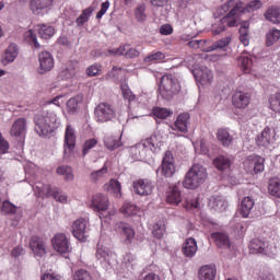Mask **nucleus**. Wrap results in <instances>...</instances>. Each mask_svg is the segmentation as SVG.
<instances>
[{
	"mask_svg": "<svg viewBox=\"0 0 280 280\" xmlns=\"http://www.w3.org/2000/svg\"><path fill=\"white\" fill-rule=\"evenodd\" d=\"M165 54L162 51L153 52L144 58V62H159V60H164Z\"/></svg>",
	"mask_w": 280,
	"mask_h": 280,
	"instance_id": "nucleus-56",
	"label": "nucleus"
},
{
	"mask_svg": "<svg viewBox=\"0 0 280 280\" xmlns=\"http://www.w3.org/2000/svg\"><path fill=\"white\" fill-rule=\"evenodd\" d=\"M51 5H54V0H31L30 8L33 14H37L43 16V14H47L49 10H51Z\"/></svg>",
	"mask_w": 280,
	"mask_h": 280,
	"instance_id": "nucleus-19",
	"label": "nucleus"
},
{
	"mask_svg": "<svg viewBox=\"0 0 280 280\" xmlns=\"http://www.w3.org/2000/svg\"><path fill=\"white\" fill-rule=\"evenodd\" d=\"M108 174V167L104 165L101 170L91 173L90 178L92 183H100L106 178Z\"/></svg>",
	"mask_w": 280,
	"mask_h": 280,
	"instance_id": "nucleus-43",
	"label": "nucleus"
},
{
	"mask_svg": "<svg viewBox=\"0 0 280 280\" xmlns=\"http://www.w3.org/2000/svg\"><path fill=\"white\" fill-rule=\"evenodd\" d=\"M120 89L124 100H127V102L129 103L135 102V100H137V96L132 93L130 88H128V84H121Z\"/></svg>",
	"mask_w": 280,
	"mask_h": 280,
	"instance_id": "nucleus-54",
	"label": "nucleus"
},
{
	"mask_svg": "<svg viewBox=\"0 0 280 280\" xmlns=\"http://www.w3.org/2000/svg\"><path fill=\"white\" fill-rule=\"evenodd\" d=\"M86 220L85 219H78L73 221L71 225V232L75 240L79 242H85L89 235H86Z\"/></svg>",
	"mask_w": 280,
	"mask_h": 280,
	"instance_id": "nucleus-18",
	"label": "nucleus"
},
{
	"mask_svg": "<svg viewBox=\"0 0 280 280\" xmlns=\"http://www.w3.org/2000/svg\"><path fill=\"white\" fill-rule=\"evenodd\" d=\"M120 213H122L125 218H130L132 215H141V209H139L137 205L130 201H125L120 208Z\"/></svg>",
	"mask_w": 280,
	"mask_h": 280,
	"instance_id": "nucleus-34",
	"label": "nucleus"
},
{
	"mask_svg": "<svg viewBox=\"0 0 280 280\" xmlns=\"http://www.w3.org/2000/svg\"><path fill=\"white\" fill-rule=\"evenodd\" d=\"M33 189L37 198H51V196H54V191H56V188H51V185L43 184L40 182H37Z\"/></svg>",
	"mask_w": 280,
	"mask_h": 280,
	"instance_id": "nucleus-26",
	"label": "nucleus"
},
{
	"mask_svg": "<svg viewBox=\"0 0 280 280\" xmlns=\"http://www.w3.org/2000/svg\"><path fill=\"white\" fill-rule=\"evenodd\" d=\"M161 172L166 178H172L176 174V160L172 151H166L161 165Z\"/></svg>",
	"mask_w": 280,
	"mask_h": 280,
	"instance_id": "nucleus-11",
	"label": "nucleus"
},
{
	"mask_svg": "<svg viewBox=\"0 0 280 280\" xmlns=\"http://www.w3.org/2000/svg\"><path fill=\"white\" fill-rule=\"evenodd\" d=\"M16 58H19V45L11 43L2 54L1 62L4 66L12 65Z\"/></svg>",
	"mask_w": 280,
	"mask_h": 280,
	"instance_id": "nucleus-23",
	"label": "nucleus"
},
{
	"mask_svg": "<svg viewBox=\"0 0 280 280\" xmlns=\"http://www.w3.org/2000/svg\"><path fill=\"white\" fill-rule=\"evenodd\" d=\"M249 253L252 255H268L270 253V245L260 238H254L249 243Z\"/></svg>",
	"mask_w": 280,
	"mask_h": 280,
	"instance_id": "nucleus-21",
	"label": "nucleus"
},
{
	"mask_svg": "<svg viewBox=\"0 0 280 280\" xmlns=\"http://www.w3.org/2000/svg\"><path fill=\"white\" fill-rule=\"evenodd\" d=\"M37 32L40 36V38H44L45 40H49L54 34H56V28L54 26H49L47 24H42L37 26Z\"/></svg>",
	"mask_w": 280,
	"mask_h": 280,
	"instance_id": "nucleus-41",
	"label": "nucleus"
},
{
	"mask_svg": "<svg viewBox=\"0 0 280 280\" xmlns=\"http://www.w3.org/2000/svg\"><path fill=\"white\" fill-rule=\"evenodd\" d=\"M161 145H163V138L161 135L154 133L131 147L130 156L133 161H144L145 163H150L152 156L161 150Z\"/></svg>",
	"mask_w": 280,
	"mask_h": 280,
	"instance_id": "nucleus-1",
	"label": "nucleus"
},
{
	"mask_svg": "<svg viewBox=\"0 0 280 280\" xmlns=\"http://www.w3.org/2000/svg\"><path fill=\"white\" fill-rule=\"evenodd\" d=\"M39 69L38 73L45 74L49 73L54 69V56L49 51H42L38 57Z\"/></svg>",
	"mask_w": 280,
	"mask_h": 280,
	"instance_id": "nucleus-20",
	"label": "nucleus"
},
{
	"mask_svg": "<svg viewBox=\"0 0 280 280\" xmlns=\"http://www.w3.org/2000/svg\"><path fill=\"white\" fill-rule=\"evenodd\" d=\"M194 60H195L194 57H188L185 60V63L187 65V67L194 68L192 74L196 81L198 82V84H200L201 86H209V84L213 82V72L205 66L196 67V63L194 62Z\"/></svg>",
	"mask_w": 280,
	"mask_h": 280,
	"instance_id": "nucleus-5",
	"label": "nucleus"
},
{
	"mask_svg": "<svg viewBox=\"0 0 280 280\" xmlns=\"http://www.w3.org/2000/svg\"><path fill=\"white\" fill-rule=\"evenodd\" d=\"M215 275H218V270L213 265H205L198 272L199 280H215Z\"/></svg>",
	"mask_w": 280,
	"mask_h": 280,
	"instance_id": "nucleus-30",
	"label": "nucleus"
},
{
	"mask_svg": "<svg viewBox=\"0 0 280 280\" xmlns=\"http://www.w3.org/2000/svg\"><path fill=\"white\" fill-rule=\"evenodd\" d=\"M269 108L273 113H280V93H275L269 96Z\"/></svg>",
	"mask_w": 280,
	"mask_h": 280,
	"instance_id": "nucleus-50",
	"label": "nucleus"
},
{
	"mask_svg": "<svg viewBox=\"0 0 280 280\" xmlns=\"http://www.w3.org/2000/svg\"><path fill=\"white\" fill-rule=\"evenodd\" d=\"M268 191L271 196L276 198H280V179L279 178H271L269 180Z\"/></svg>",
	"mask_w": 280,
	"mask_h": 280,
	"instance_id": "nucleus-47",
	"label": "nucleus"
},
{
	"mask_svg": "<svg viewBox=\"0 0 280 280\" xmlns=\"http://www.w3.org/2000/svg\"><path fill=\"white\" fill-rule=\"evenodd\" d=\"M133 191L138 196H152L154 191V183L149 179H138L132 184Z\"/></svg>",
	"mask_w": 280,
	"mask_h": 280,
	"instance_id": "nucleus-17",
	"label": "nucleus"
},
{
	"mask_svg": "<svg viewBox=\"0 0 280 280\" xmlns=\"http://www.w3.org/2000/svg\"><path fill=\"white\" fill-rule=\"evenodd\" d=\"M187 124H189V114L184 113L177 116L174 126L179 132H187Z\"/></svg>",
	"mask_w": 280,
	"mask_h": 280,
	"instance_id": "nucleus-40",
	"label": "nucleus"
},
{
	"mask_svg": "<svg viewBox=\"0 0 280 280\" xmlns=\"http://www.w3.org/2000/svg\"><path fill=\"white\" fill-rule=\"evenodd\" d=\"M95 257L103 268H108L115 261V254L100 244L96 246Z\"/></svg>",
	"mask_w": 280,
	"mask_h": 280,
	"instance_id": "nucleus-14",
	"label": "nucleus"
},
{
	"mask_svg": "<svg viewBox=\"0 0 280 280\" xmlns=\"http://www.w3.org/2000/svg\"><path fill=\"white\" fill-rule=\"evenodd\" d=\"M86 73H88V75H90V78L100 75V73H102V67L97 66V65H92L86 69Z\"/></svg>",
	"mask_w": 280,
	"mask_h": 280,
	"instance_id": "nucleus-64",
	"label": "nucleus"
},
{
	"mask_svg": "<svg viewBox=\"0 0 280 280\" xmlns=\"http://www.w3.org/2000/svg\"><path fill=\"white\" fill-rule=\"evenodd\" d=\"M226 30V25L222 24V20H220L218 23L212 24L211 32L214 34V36H218V34H222Z\"/></svg>",
	"mask_w": 280,
	"mask_h": 280,
	"instance_id": "nucleus-62",
	"label": "nucleus"
},
{
	"mask_svg": "<svg viewBox=\"0 0 280 280\" xmlns=\"http://www.w3.org/2000/svg\"><path fill=\"white\" fill-rule=\"evenodd\" d=\"M57 174L63 176L65 180L71 182L75 176L73 175V168L71 166L62 165L57 168Z\"/></svg>",
	"mask_w": 280,
	"mask_h": 280,
	"instance_id": "nucleus-46",
	"label": "nucleus"
},
{
	"mask_svg": "<svg viewBox=\"0 0 280 280\" xmlns=\"http://www.w3.org/2000/svg\"><path fill=\"white\" fill-rule=\"evenodd\" d=\"M232 104L235 108H248V104H250V94L236 91L232 96Z\"/></svg>",
	"mask_w": 280,
	"mask_h": 280,
	"instance_id": "nucleus-25",
	"label": "nucleus"
},
{
	"mask_svg": "<svg viewBox=\"0 0 280 280\" xmlns=\"http://www.w3.org/2000/svg\"><path fill=\"white\" fill-rule=\"evenodd\" d=\"M10 135L20 141H25V135H27V119L18 118L11 126Z\"/></svg>",
	"mask_w": 280,
	"mask_h": 280,
	"instance_id": "nucleus-16",
	"label": "nucleus"
},
{
	"mask_svg": "<svg viewBox=\"0 0 280 280\" xmlns=\"http://www.w3.org/2000/svg\"><path fill=\"white\" fill-rule=\"evenodd\" d=\"M95 119L101 124L115 119V107L108 103H100L95 108Z\"/></svg>",
	"mask_w": 280,
	"mask_h": 280,
	"instance_id": "nucleus-8",
	"label": "nucleus"
},
{
	"mask_svg": "<svg viewBox=\"0 0 280 280\" xmlns=\"http://www.w3.org/2000/svg\"><path fill=\"white\" fill-rule=\"evenodd\" d=\"M261 5V0H252L247 5L244 4L245 12H255V10H259Z\"/></svg>",
	"mask_w": 280,
	"mask_h": 280,
	"instance_id": "nucleus-59",
	"label": "nucleus"
},
{
	"mask_svg": "<svg viewBox=\"0 0 280 280\" xmlns=\"http://www.w3.org/2000/svg\"><path fill=\"white\" fill-rule=\"evenodd\" d=\"M253 207H255V200L252 197L243 198L240 207L241 215L248 218V215H250V211H253Z\"/></svg>",
	"mask_w": 280,
	"mask_h": 280,
	"instance_id": "nucleus-37",
	"label": "nucleus"
},
{
	"mask_svg": "<svg viewBox=\"0 0 280 280\" xmlns=\"http://www.w3.org/2000/svg\"><path fill=\"white\" fill-rule=\"evenodd\" d=\"M180 81L172 74H165L161 78L159 85V96L170 102L180 93Z\"/></svg>",
	"mask_w": 280,
	"mask_h": 280,
	"instance_id": "nucleus-3",
	"label": "nucleus"
},
{
	"mask_svg": "<svg viewBox=\"0 0 280 280\" xmlns=\"http://www.w3.org/2000/svg\"><path fill=\"white\" fill-rule=\"evenodd\" d=\"M277 141V131L266 127L260 135L256 137V143L260 148H270Z\"/></svg>",
	"mask_w": 280,
	"mask_h": 280,
	"instance_id": "nucleus-12",
	"label": "nucleus"
},
{
	"mask_svg": "<svg viewBox=\"0 0 280 280\" xmlns=\"http://www.w3.org/2000/svg\"><path fill=\"white\" fill-rule=\"evenodd\" d=\"M93 7H89L82 11L81 15L75 21L79 27H82L84 23H88L89 19H91V15L93 14Z\"/></svg>",
	"mask_w": 280,
	"mask_h": 280,
	"instance_id": "nucleus-48",
	"label": "nucleus"
},
{
	"mask_svg": "<svg viewBox=\"0 0 280 280\" xmlns=\"http://www.w3.org/2000/svg\"><path fill=\"white\" fill-rule=\"evenodd\" d=\"M135 16L138 23H143L148 19V15H145V4H140L136 8Z\"/></svg>",
	"mask_w": 280,
	"mask_h": 280,
	"instance_id": "nucleus-55",
	"label": "nucleus"
},
{
	"mask_svg": "<svg viewBox=\"0 0 280 280\" xmlns=\"http://www.w3.org/2000/svg\"><path fill=\"white\" fill-rule=\"evenodd\" d=\"M63 148V156L68 159L69 154H71L75 148V128L71 125H67L66 127Z\"/></svg>",
	"mask_w": 280,
	"mask_h": 280,
	"instance_id": "nucleus-13",
	"label": "nucleus"
},
{
	"mask_svg": "<svg viewBox=\"0 0 280 280\" xmlns=\"http://www.w3.org/2000/svg\"><path fill=\"white\" fill-rule=\"evenodd\" d=\"M213 165L219 172H226L231 168V159L226 155H219L213 160Z\"/></svg>",
	"mask_w": 280,
	"mask_h": 280,
	"instance_id": "nucleus-38",
	"label": "nucleus"
},
{
	"mask_svg": "<svg viewBox=\"0 0 280 280\" xmlns=\"http://www.w3.org/2000/svg\"><path fill=\"white\" fill-rule=\"evenodd\" d=\"M230 44H231V36H228L215 42L214 44H212V46L206 48L203 51L210 52V51H215V49H224V47H229Z\"/></svg>",
	"mask_w": 280,
	"mask_h": 280,
	"instance_id": "nucleus-45",
	"label": "nucleus"
},
{
	"mask_svg": "<svg viewBox=\"0 0 280 280\" xmlns=\"http://www.w3.org/2000/svg\"><path fill=\"white\" fill-rule=\"evenodd\" d=\"M24 40L30 43V45H34V47H40V44H38V39L36 38V33H34L32 30H27L24 33Z\"/></svg>",
	"mask_w": 280,
	"mask_h": 280,
	"instance_id": "nucleus-53",
	"label": "nucleus"
},
{
	"mask_svg": "<svg viewBox=\"0 0 280 280\" xmlns=\"http://www.w3.org/2000/svg\"><path fill=\"white\" fill-rule=\"evenodd\" d=\"M78 104H80V96L71 97L67 102V108L69 113H75L78 110Z\"/></svg>",
	"mask_w": 280,
	"mask_h": 280,
	"instance_id": "nucleus-57",
	"label": "nucleus"
},
{
	"mask_svg": "<svg viewBox=\"0 0 280 280\" xmlns=\"http://www.w3.org/2000/svg\"><path fill=\"white\" fill-rule=\"evenodd\" d=\"M90 207L93 211L100 213V218L102 220V215L104 217V212L108 211V207H110V201L106 195L96 194L92 197Z\"/></svg>",
	"mask_w": 280,
	"mask_h": 280,
	"instance_id": "nucleus-9",
	"label": "nucleus"
},
{
	"mask_svg": "<svg viewBox=\"0 0 280 280\" xmlns=\"http://www.w3.org/2000/svg\"><path fill=\"white\" fill-rule=\"evenodd\" d=\"M210 237L219 248H229V246H231V240L229 238V235L222 232L212 233Z\"/></svg>",
	"mask_w": 280,
	"mask_h": 280,
	"instance_id": "nucleus-32",
	"label": "nucleus"
},
{
	"mask_svg": "<svg viewBox=\"0 0 280 280\" xmlns=\"http://www.w3.org/2000/svg\"><path fill=\"white\" fill-rule=\"evenodd\" d=\"M208 207L211 211H217V213H222L229 208V202L226 199L220 195H214L209 198Z\"/></svg>",
	"mask_w": 280,
	"mask_h": 280,
	"instance_id": "nucleus-22",
	"label": "nucleus"
},
{
	"mask_svg": "<svg viewBox=\"0 0 280 280\" xmlns=\"http://www.w3.org/2000/svg\"><path fill=\"white\" fill-rule=\"evenodd\" d=\"M109 54L113 56H125V58H138L139 50L130 47V45H122L116 49H110Z\"/></svg>",
	"mask_w": 280,
	"mask_h": 280,
	"instance_id": "nucleus-27",
	"label": "nucleus"
},
{
	"mask_svg": "<svg viewBox=\"0 0 280 280\" xmlns=\"http://www.w3.org/2000/svg\"><path fill=\"white\" fill-rule=\"evenodd\" d=\"M265 19L273 25L280 24V7L272 5L265 12Z\"/></svg>",
	"mask_w": 280,
	"mask_h": 280,
	"instance_id": "nucleus-36",
	"label": "nucleus"
},
{
	"mask_svg": "<svg viewBox=\"0 0 280 280\" xmlns=\"http://www.w3.org/2000/svg\"><path fill=\"white\" fill-rule=\"evenodd\" d=\"M217 139L223 148H229L233 143V137L226 128H220L217 130Z\"/></svg>",
	"mask_w": 280,
	"mask_h": 280,
	"instance_id": "nucleus-31",
	"label": "nucleus"
},
{
	"mask_svg": "<svg viewBox=\"0 0 280 280\" xmlns=\"http://www.w3.org/2000/svg\"><path fill=\"white\" fill-rule=\"evenodd\" d=\"M207 168L202 164H194L185 175L183 187L185 189H198L207 180Z\"/></svg>",
	"mask_w": 280,
	"mask_h": 280,
	"instance_id": "nucleus-4",
	"label": "nucleus"
},
{
	"mask_svg": "<svg viewBox=\"0 0 280 280\" xmlns=\"http://www.w3.org/2000/svg\"><path fill=\"white\" fill-rule=\"evenodd\" d=\"M105 191L113 195L114 198H121V183L117 179H110L104 185Z\"/></svg>",
	"mask_w": 280,
	"mask_h": 280,
	"instance_id": "nucleus-35",
	"label": "nucleus"
},
{
	"mask_svg": "<svg viewBox=\"0 0 280 280\" xmlns=\"http://www.w3.org/2000/svg\"><path fill=\"white\" fill-rule=\"evenodd\" d=\"M244 12H246L244 2H236L231 11L221 19V23L228 25V27H236V25H240V19Z\"/></svg>",
	"mask_w": 280,
	"mask_h": 280,
	"instance_id": "nucleus-6",
	"label": "nucleus"
},
{
	"mask_svg": "<svg viewBox=\"0 0 280 280\" xmlns=\"http://www.w3.org/2000/svg\"><path fill=\"white\" fill-rule=\"evenodd\" d=\"M280 40V31L279 28H271L266 35V45L267 47H272L276 43Z\"/></svg>",
	"mask_w": 280,
	"mask_h": 280,
	"instance_id": "nucleus-42",
	"label": "nucleus"
},
{
	"mask_svg": "<svg viewBox=\"0 0 280 280\" xmlns=\"http://www.w3.org/2000/svg\"><path fill=\"white\" fill-rule=\"evenodd\" d=\"M182 253L189 259L196 257V253H198V243L196 242V238H187L182 247Z\"/></svg>",
	"mask_w": 280,
	"mask_h": 280,
	"instance_id": "nucleus-29",
	"label": "nucleus"
},
{
	"mask_svg": "<svg viewBox=\"0 0 280 280\" xmlns=\"http://www.w3.org/2000/svg\"><path fill=\"white\" fill-rule=\"evenodd\" d=\"M200 150L201 154H209V145L207 144V140L201 139L199 142L195 143V150Z\"/></svg>",
	"mask_w": 280,
	"mask_h": 280,
	"instance_id": "nucleus-63",
	"label": "nucleus"
},
{
	"mask_svg": "<svg viewBox=\"0 0 280 280\" xmlns=\"http://www.w3.org/2000/svg\"><path fill=\"white\" fill-rule=\"evenodd\" d=\"M51 246L59 255H67L71 250V242L65 233H57L51 238Z\"/></svg>",
	"mask_w": 280,
	"mask_h": 280,
	"instance_id": "nucleus-7",
	"label": "nucleus"
},
{
	"mask_svg": "<svg viewBox=\"0 0 280 280\" xmlns=\"http://www.w3.org/2000/svg\"><path fill=\"white\" fill-rule=\"evenodd\" d=\"M74 280H93V278L89 271L79 269L74 275Z\"/></svg>",
	"mask_w": 280,
	"mask_h": 280,
	"instance_id": "nucleus-60",
	"label": "nucleus"
},
{
	"mask_svg": "<svg viewBox=\"0 0 280 280\" xmlns=\"http://www.w3.org/2000/svg\"><path fill=\"white\" fill-rule=\"evenodd\" d=\"M19 208L14 206L12 202L4 200L1 205V212L4 213V215H14L16 213Z\"/></svg>",
	"mask_w": 280,
	"mask_h": 280,
	"instance_id": "nucleus-51",
	"label": "nucleus"
},
{
	"mask_svg": "<svg viewBox=\"0 0 280 280\" xmlns=\"http://www.w3.org/2000/svg\"><path fill=\"white\" fill-rule=\"evenodd\" d=\"M153 115L158 119H167L172 115V110L163 107H155L153 108Z\"/></svg>",
	"mask_w": 280,
	"mask_h": 280,
	"instance_id": "nucleus-52",
	"label": "nucleus"
},
{
	"mask_svg": "<svg viewBox=\"0 0 280 280\" xmlns=\"http://www.w3.org/2000/svg\"><path fill=\"white\" fill-rule=\"evenodd\" d=\"M104 143L107 150H117V148H121V145H124V143H121V135L106 136L104 138Z\"/></svg>",
	"mask_w": 280,
	"mask_h": 280,
	"instance_id": "nucleus-39",
	"label": "nucleus"
},
{
	"mask_svg": "<svg viewBox=\"0 0 280 280\" xmlns=\"http://www.w3.org/2000/svg\"><path fill=\"white\" fill-rule=\"evenodd\" d=\"M153 237H156V240H163V235H165V222L159 221L153 225L152 230Z\"/></svg>",
	"mask_w": 280,
	"mask_h": 280,
	"instance_id": "nucleus-49",
	"label": "nucleus"
},
{
	"mask_svg": "<svg viewBox=\"0 0 280 280\" xmlns=\"http://www.w3.org/2000/svg\"><path fill=\"white\" fill-rule=\"evenodd\" d=\"M35 132L38 137H49L61 126L58 114L51 109H44L34 117Z\"/></svg>",
	"mask_w": 280,
	"mask_h": 280,
	"instance_id": "nucleus-2",
	"label": "nucleus"
},
{
	"mask_svg": "<svg viewBox=\"0 0 280 280\" xmlns=\"http://www.w3.org/2000/svg\"><path fill=\"white\" fill-rule=\"evenodd\" d=\"M115 230L121 233L125 244H132L135 240V229L128 223L119 222L115 225Z\"/></svg>",
	"mask_w": 280,
	"mask_h": 280,
	"instance_id": "nucleus-24",
	"label": "nucleus"
},
{
	"mask_svg": "<svg viewBox=\"0 0 280 280\" xmlns=\"http://www.w3.org/2000/svg\"><path fill=\"white\" fill-rule=\"evenodd\" d=\"M243 165L247 174H259V172H264V158L249 155L246 158Z\"/></svg>",
	"mask_w": 280,
	"mask_h": 280,
	"instance_id": "nucleus-10",
	"label": "nucleus"
},
{
	"mask_svg": "<svg viewBox=\"0 0 280 280\" xmlns=\"http://www.w3.org/2000/svg\"><path fill=\"white\" fill-rule=\"evenodd\" d=\"M238 67L241 68L243 73H250V71L253 70V59L246 56H241L238 58Z\"/></svg>",
	"mask_w": 280,
	"mask_h": 280,
	"instance_id": "nucleus-44",
	"label": "nucleus"
},
{
	"mask_svg": "<svg viewBox=\"0 0 280 280\" xmlns=\"http://www.w3.org/2000/svg\"><path fill=\"white\" fill-rule=\"evenodd\" d=\"M166 202L175 207L183 202V195L180 194V188H178V186H172L168 188L166 192Z\"/></svg>",
	"mask_w": 280,
	"mask_h": 280,
	"instance_id": "nucleus-28",
	"label": "nucleus"
},
{
	"mask_svg": "<svg viewBox=\"0 0 280 280\" xmlns=\"http://www.w3.org/2000/svg\"><path fill=\"white\" fill-rule=\"evenodd\" d=\"M205 45H207V42L203 39H190V42H188V47H190V49H202V51H205V49H207L203 48Z\"/></svg>",
	"mask_w": 280,
	"mask_h": 280,
	"instance_id": "nucleus-58",
	"label": "nucleus"
},
{
	"mask_svg": "<svg viewBox=\"0 0 280 280\" xmlns=\"http://www.w3.org/2000/svg\"><path fill=\"white\" fill-rule=\"evenodd\" d=\"M78 73V61H70L60 72L61 80H71Z\"/></svg>",
	"mask_w": 280,
	"mask_h": 280,
	"instance_id": "nucleus-33",
	"label": "nucleus"
},
{
	"mask_svg": "<svg viewBox=\"0 0 280 280\" xmlns=\"http://www.w3.org/2000/svg\"><path fill=\"white\" fill-rule=\"evenodd\" d=\"M94 145H97L96 139L93 138V139L86 140L82 150L83 156H86V154H89V151L93 150Z\"/></svg>",
	"mask_w": 280,
	"mask_h": 280,
	"instance_id": "nucleus-61",
	"label": "nucleus"
},
{
	"mask_svg": "<svg viewBox=\"0 0 280 280\" xmlns=\"http://www.w3.org/2000/svg\"><path fill=\"white\" fill-rule=\"evenodd\" d=\"M30 248L33 255L43 259L47 255V242L38 236H32L30 240Z\"/></svg>",
	"mask_w": 280,
	"mask_h": 280,
	"instance_id": "nucleus-15",
	"label": "nucleus"
}]
</instances>
